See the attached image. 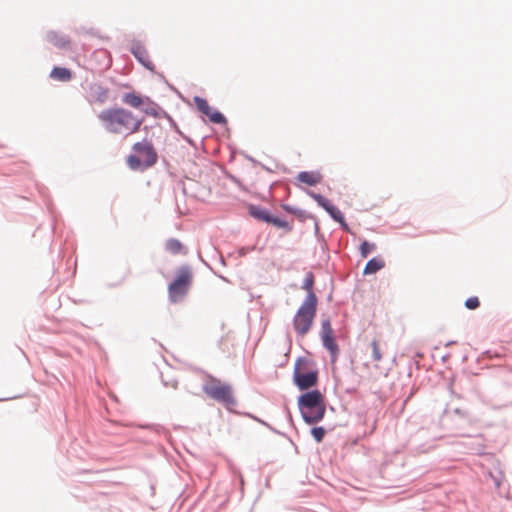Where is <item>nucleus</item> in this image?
Segmentation results:
<instances>
[{"label":"nucleus","instance_id":"1","mask_svg":"<svg viewBox=\"0 0 512 512\" xmlns=\"http://www.w3.org/2000/svg\"><path fill=\"white\" fill-rule=\"evenodd\" d=\"M131 149L132 152L126 157V164L132 171L145 172L158 162V152L152 141L146 137L135 142Z\"/></svg>","mask_w":512,"mask_h":512},{"label":"nucleus","instance_id":"2","mask_svg":"<svg viewBox=\"0 0 512 512\" xmlns=\"http://www.w3.org/2000/svg\"><path fill=\"white\" fill-rule=\"evenodd\" d=\"M98 118L107 132L119 134L124 130L127 133L130 130V122L133 120V112L123 107L112 106L102 110Z\"/></svg>","mask_w":512,"mask_h":512},{"label":"nucleus","instance_id":"3","mask_svg":"<svg viewBox=\"0 0 512 512\" xmlns=\"http://www.w3.org/2000/svg\"><path fill=\"white\" fill-rule=\"evenodd\" d=\"M298 405L303 419L308 424H314L323 419L326 411L324 397L318 390L301 395Z\"/></svg>","mask_w":512,"mask_h":512},{"label":"nucleus","instance_id":"4","mask_svg":"<svg viewBox=\"0 0 512 512\" xmlns=\"http://www.w3.org/2000/svg\"><path fill=\"white\" fill-rule=\"evenodd\" d=\"M316 309V295H307L293 318V328L300 337H304L310 331L316 316Z\"/></svg>","mask_w":512,"mask_h":512},{"label":"nucleus","instance_id":"5","mask_svg":"<svg viewBox=\"0 0 512 512\" xmlns=\"http://www.w3.org/2000/svg\"><path fill=\"white\" fill-rule=\"evenodd\" d=\"M203 392L211 399L222 403L227 408H231L236 404L235 398L233 396L232 387L222 382L221 380L208 375L204 384H203Z\"/></svg>","mask_w":512,"mask_h":512},{"label":"nucleus","instance_id":"6","mask_svg":"<svg viewBox=\"0 0 512 512\" xmlns=\"http://www.w3.org/2000/svg\"><path fill=\"white\" fill-rule=\"evenodd\" d=\"M192 271L188 266L177 270L175 279L168 286V295L172 302H178L187 294L192 283Z\"/></svg>","mask_w":512,"mask_h":512},{"label":"nucleus","instance_id":"7","mask_svg":"<svg viewBox=\"0 0 512 512\" xmlns=\"http://www.w3.org/2000/svg\"><path fill=\"white\" fill-rule=\"evenodd\" d=\"M193 102L195 104L196 109L201 113V115L207 117L210 123L221 126H225L228 124L227 117L220 110L209 105L206 98L199 95H195L193 97Z\"/></svg>","mask_w":512,"mask_h":512},{"label":"nucleus","instance_id":"8","mask_svg":"<svg viewBox=\"0 0 512 512\" xmlns=\"http://www.w3.org/2000/svg\"><path fill=\"white\" fill-rule=\"evenodd\" d=\"M307 194L330 216L334 222L337 224H348L343 212L330 199L312 190H307Z\"/></svg>","mask_w":512,"mask_h":512},{"label":"nucleus","instance_id":"9","mask_svg":"<svg viewBox=\"0 0 512 512\" xmlns=\"http://www.w3.org/2000/svg\"><path fill=\"white\" fill-rule=\"evenodd\" d=\"M305 363V360L298 359L293 373L294 382L300 390H307L315 386L318 381L317 371H302V366L305 365Z\"/></svg>","mask_w":512,"mask_h":512},{"label":"nucleus","instance_id":"10","mask_svg":"<svg viewBox=\"0 0 512 512\" xmlns=\"http://www.w3.org/2000/svg\"><path fill=\"white\" fill-rule=\"evenodd\" d=\"M130 53L134 56L139 64L150 72H155V65L150 60L145 45L138 39H133L129 47Z\"/></svg>","mask_w":512,"mask_h":512},{"label":"nucleus","instance_id":"11","mask_svg":"<svg viewBox=\"0 0 512 512\" xmlns=\"http://www.w3.org/2000/svg\"><path fill=\"white\" fill-rule=\"evenodd\" d=\"M121 101L123 104L141 111L142 107L146 104V102H152V98L147 95H143L135 90H132L123 93L121 96Z\"/></svg>","mask_w":512,"mask_h":512},{"label":"nucleus","instance_id":"12","mask_svg":"<svg viewBox=\"0 0 512 512\" xmlns=\"http://www.w3.org/2000/svg\"><path fill=\"white\" fill-rule=\"evenodd\" d=\"M281 208L287 215L292 216V221L297 220L298 222L304 223L306 220H312L313 224H319L317 217L304 209L287 203L281 204Z\"/></svg>","mask_w":512,"mask_h":512},{"label":"nucleus","instance_id":"13","mask_svg":"<svg viewBox=\"0 0 512 512\" xmlns=\"http://www.w3.org/2000/svg\"><path fill=\"white\" fill-rule=\"evenodd\" d=\"M246 208L247 214L250 217H252L256 221L267 224L270 214L272 212L270 209L254 203H247Z\"/></svg>","mask_w":512,"mask_h":512},{"label":"nucleus","instance_id":"14","mask_svg":"<svg viewBox=\"0 0 512 512\" xmlns=\"http://www.w3.org/2000/svg\"><path fill=\"white\" fill-rule=\"evenodd\" d=\"M322 174L318 170L300 171L295 179L309 187H315L322 181Z\"/></svg>","mask_w":512,"mask_h":512},{"label":"nucleus","instance_id":"15","mask_svg":"<svg viewBox=\"0 0 512 512\" xmlns=\"http://www.w3.org/2000/svg\"><path fill=\"white\" fill-rule=\"evenodd\" d=\"M46 40L58 49H70V38L67 35L58 33L57 31L49 30L46 33Z\"/></svg>","mask_w":512,"mask_h":512},{"label":"nucleus","instance_id":"16","mask_svg":"<svg viewBox=\"0 0 512 512\" xmlns=\"http://www.w3.org/2000/svg\"><path fill=\"white\" fill-rule=\"evenodd\" d=\"M89 92L91 97V99H89L90 102L94 101L102 104L105 103L108 99V88L102 86L99 83L90 84Z\"/></svg>","mask_w":512,"mask_h":512},{"label":"nucleus","instance_id":"17","mask_svg":"<svg viewBox=\"0 0 512 512\" xmlns=\"http://www.w3.org/2000/svg\"><path fill=\"white\" fill-rule=\"evenodd\" d=\"M73 71L64 66H53L49 73V77L60 82H69L73 78Z\"/></svg>","mask_w":512,"mask_h":512},{"label":"nucleus","instance_id":"18","mask_svg":"<svg viewBox=\"0 0 512 512\" xmlns=\"http://www.w3.org/2000/svg\"><path fill=\"white\" fill-rule=\"evenodd\" d=\"M141 112L156 119L164 118L167 115V111L160 107L153 99L152 102H146L142 107Z\"/></svg>","mask_w":512,"mask_h":512},{"label":"nucleus","instance_id":"19","mask_svg":"<svg viewBox=\"0 0 512 512\" xmlns=\"http://www.w3.org/2000/svg\"><path fill=\"white\" fill-rule=\"evenodd\" d=\"M323 346L330 352L332 361L335 362L338 354L339 348L335 341L334 333L321 336Z\"/></svg>","mask_w":512,"mask_h":512},{"label":"nucleus","instance_id":"20","mask_svg":"<svg viewBox=\"0 0 512 512\" xmlns=\"http://www.w3.org/2000/svg\"><path fill=\"white\" fill-rule=\"evenodd\" d=\"M165 249L173 255H186L187 249L185 246L177 239L171 238L166 241L165 243Z\"/></svg>","mask_w":512,"mask_h":512},{"label":"nucleus","instance_id":"21","mask_svg":"<svg viewBox=\"0 0 512 512\" xmlns=\"http://www.w3.org/2000/svg\"><path fill=\"white\" fill-rule=\"evenodd\" d=\"M385 266V262L381 258H372L369 260L364 268V274H374Z\"/></svg>","mask_w":512,"mask_h":512},{"label":"nucleus","instance_id":"22","mask_svg":"<svg viewBox=\"0 0 512 512\" xmlns=\"http://www.w3.org/2000/svg\"><path fill=\"white\" fill-rule=\"evenodd\" d=\"M370 349L373 361L379 363L383 359V351L380 341L378 339H373L370 344Z\"/></svg>","mask_w":512,"mask_h":512},{"label":"nucleus","instance_id":"23","mask_svg":"<svg viewBox=\"0 0 512 512\" xmlns=\"http://www.w3.org/2000/svg\"><path fill=\"white\" fill-rule=\"evenodd\" d=\"M144 121H145L144 116L138 117L133 114V120H131V122H130V130L125 135L129 136L131 134L138 132L141 129V126L144 123Z\"/></svg>","mask_w":512,"mask_h":512},{"label":"nucleus","instance_id":"24","mask_svg":"<svg viewBox=\"0 0 512 512\" xmlns=\"http://www.w3.org/2000/svg\"><path fill=\"white\" fill-rule=\"evenodd\" d=\"M313 285H314V276L312 273H307V275L303 281L302 288L308 292V295L314 294L312 291Z\"/></svg>","mask_w":512,"mask_h":512},{"label":"nucleus","instance_id":"25","mask_svg":"<svg viewBox=\"0 0 512 512\" xmlns=\"http://www.w3.org/2000/svg\"><path fill=\"white\" fill-rule=\"evenodd\" d=\"M375 244L369 243L367 241H363L360 245V253L363 258H367L368 255L375 250Z\"/></svg>","mask_w":512,"mask_h":512},{"label":"nucleus","instance_id":"26","mask_svg":"<svg viewBox=\"0 0 512 512\" xmlns=\"http://www.w3.org/2000/svg\"><path fill=\"white\" fill-rule=\"evenodd\" d=\"M267 224H289V221L286 218L275 215L273 212H271Z\"/></svg>","mask_w":512,"mask_h":512},{"label":"nucleus","instance_id":"27","mask_svg":"<svg viewBox=\"0 0 512 512\" xmlns=\"http://www.w3.org/2000/svg\"><path fill=\"white\" fill-rule=\"evenodd\" d=\"M311 434L314 437V439L319 443L323 440L325 436V430L322 427H314L311 430Z\"/></svg>","mask_w":512,"mask_h":512},{"label":"nucleus","instance_id":"28","mask_svg":"<svg viewBox=\"0 0 512 512\" xmlns=\"http://www.w3.org/2000/svg\"><path fill=\"white\" fill-rule=\"evenodd\" d=\"M332 333H334V332H333L330 320L329 319L323 320L321 323V336L332 334Z\"/></svg>","mask_w":512,"mask_h":512},{"label":"nucleus","instance_id":"29","mask_svg":"<svg viewBox=\"0 0 512 512\" xmlns=\"http://www.w3.org/2000/svg\"><path fill=\"white\" fill-rule=\"evenodd\" d=\"M168 120L171 129L178 134L179 136L183 133L181 129L179 128L177 122L174 120V118L167 112V115L164 117Z\"/></svg>","mask_w":512,"mask_h":512},{"label":"nucleus","instance_id":"30","mask_svg":"<svg viewBox=\"0 0 512 512\" xmlns=\"http://www.w3.org/2000/svg\"><path fill=\"white\" fill-rule=\"evenodd\" d=\"M224 176L227 180H229L230 182L236 184L238 187L242 188V182L241 180L235 176L234 174H232L230 171L228 170H225L224 171Z\"/></svg>","mask_w":512,"mask_h":512},{"label":"nucleus","instance_id":"31","mask_svg":"<svg viewBox=\"0 0 512 512\" xmlns=\"http://www.w3.org/2000/svg\"><path fill=\"white\" fill-rule=\"evenodd\" d=\"M480 305L479 299L477 297H470L465 301L466 308L470 310L477 309Z\"/></svg>","mask_w":512,"mask_h":512},{"label":"nucleus","instance_id":"32","mask_svg":"<svg viewBox=\"0 0 512 512\" xmlns=\"http://www.w3.org/2000/svg\"><path fill=\"white\" fill-rule=\"evenodd\" d=\"M243 156L248 160L250 161L251 163H253L254 165H261V167L267 171H271L268 167H266L265 165L261 164L259 161H257L255 158H253L252 156L246 154V153H242Z\"/></svg>","mask_w":512,"mask_h":512},{"label":"nucleus","instance_id":"33","mask_svg":"<svg viewBox=\"0 0 512 512\" xmlns=\"http://www.w3.org/2000/svg\"><path fill=\"white\" fill-rule=\"evenodd\" d=\"M79 32H83L85 34H89V35H92V36H97L98 35V30L95 29V28H85V27H80L78 29Z\"/></svg>","mask_w":512,"mask_h":512},{"label":"nucleus","instance_id":"34","mask_svg":"<svg viewBox=\"0 0 512 512\" xmlns=\"http://www.w3.org/2000/svg\"><path fill=\"white\" fill-rule=\"evenodd\" d=\"M180 137L187 143L189 144L190 146H195V143L193 141V139L191 137H189L188 135L182 133L180 135Z\"/></svg>","mask_w":512,"mask_h":512},{"label":"nucleus","instance_id":"35","mask_svg":"<svg viewBox=\"0 0 512 512\" xmlns=\"http://www.w3.org/2000/svg\"><path fill=\"white\" fill-rule=\"evenodd\" d=\"M169 88L170 90H172L173 92H175L179 97L182 98V95L181 93L179 92V90L177 88H175L173 85L169 84Z\"/></svg>","mask_w":512,"mask_h":512},{"label":"nucleus","instance_id":"36","mask_svg":"<svg viewBox=\"0 0 512 512\" xmlns=\"http://www.w3.org/2000/svg\"><path fill=\"white\" fill-rule=\"evenodd\" d=\"M143 130L147 133L149 131V127L148 126H144Z\"/></svg>","mask_w":512,"mask_h":512},{"label":"nucleus","instance_id":"37","mask_svg":"<svg viewBox=\"0 0 512 512\" xmlns=\"http://www.w3.org/2000/svg\"><path fill=\"white\" fill-rule=\"evenodd\" d=\"M348 232H350V229H349V226L348 225H345L343 226Z\"/></svg>","mask_w":512,"mask_h":512},{"label":"nucleus","instance_id":"38","mask_svg":"<svg viewBox=\"0 0 512 512\" xmlns=\"http://www.w3.org/2000/svg\"><path fill=\"white\" fill-rule=\"evenodd\" d=\"M319 231V226H315V232L318 233Z\"/></svg>","mask_w":512,"mask_h":512}]
</instances>
